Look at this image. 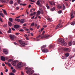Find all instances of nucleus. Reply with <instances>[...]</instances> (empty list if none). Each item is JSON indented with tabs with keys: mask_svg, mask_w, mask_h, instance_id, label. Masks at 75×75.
I'll use <instances>...</instances> for the list:
<instances>
[{
	"mask_svg": "<svg viewBox=\"0 0 75 75\" xmlns=\"http://www.w3.org/2000/svg\"><path fill=\"white\" fill-rule=\"evenodd\" d=\"M59 42L61 43V44L62 46H65L67 45V43L64 41V39L63 38H60L59 39Z\"/></svg>",
	"mask_w": 75,
	"mask_h": 75,
	"instance_id": "f257e3e1",
	"label": "nucleus"
},
{
	"mask_svg": "<svg viewBox=\"0 0 75 75\" xmlns=\"http://www.w3.org/2000/svg\"><path fill=\"white\" fill-rule=\"evenodd\" d=\"M18 42L19 43L23 46H25V43L24 42L21 40H19Z\"/></svg>",
	"mask_w": 75,
	"mask_h": 75,
	"instance_id": "f03ea898",
	"label": "nucleus"
},
{
	"mask_svg": "<svg viewBox=\"0 0 75 75\" xmlns=\"http://www.w3.org/2000/svg\"><path fill=\"white\" fill-rule=\"evenodd\" d=\"M63 50L64 52L69 53L71 51V50L68 48H64L63 49Z\"/></svg>",
	"mask_w": 75,
	"mask_h": 75,
	"instance_id": "7ed1b4c3",
	"label": "nucleus"
},
{
	"mask_svg": "<svg viewBox=\"0 0 75 75\" xmlns=\"http://www.w3.org/2000/svg\"><path fill=\"white\" fill-rule=\"evenodd\" d=\"M49 3L51 6H55V3L54 1H49Z\"/></svg>",
	"mask_w": 75,
	"mask_h": 75,
	"instance_id": "20e7f679",
	"label": "nucleus"
},
{
	"mask_svg": "<svg viewBox=\"0 0 75 75\" xmlns=\"http://www.w3.org/2000/svg\"><path fill=\"white\" fill-rule=\"evenodd\" d=\"M23 64L22 63H18L17 64V67L18 68H21L22 67H23Z\"/></svg>",
	"mask_w": 75,
	"mask_h": 75,
	"instance_id": "39448f33",
	"label": "nucleus"
},
{
	"mask_svg": "<svg viewBox=\"0 0 75 75\" xmlns=\"http://www.w3.org/2000/svg\"><path fill=\"white\" fill-rule=\"evenodd\" d=\"M42 52L43 53H47L48 52V50L47 49H43L42 50Z\"/></svg>",
	"mask_w": 75,
	"mask_h": 75,
	"instance_id": "423d86ee",
	"label": "nucleus"
},
{
	"mask_svg": "<svg viewBox=\"0 0 75 75\" xmlns=\"http://www.w3.org/2000/svg\"><path fill=\"white\" fill-rule=\"evenodd\" d=\"M12 65L15 66L16 65V62L15 61H12L11 62Z\"/></svg>",
	"mask_w": 75,
	"mask_h": 75,
	"instance_id": "0eeeda50",
	"label": "nucleus"
},
{
	"mask_svg": "<svg viewBox=\"0 0 75 75\" xmlns=\"http://www.w3.org/2000/svg\"><path fill=\"white\" fill-rule=\"evenodd\" d=\"M60 23H59L57 25V26L56 27V28H55V29H57L60 26V25L61 24V22H62V21L60 20L59 21Z\"/></svg>",
	"mask_w": 75,
	"mask_h": 75,
	"instance_id": "6e6552de",
	"label": "nucleus"
},
{
	"mask_svg": "<svg viewBox=\"0 0 75 75\" xmlns=\"http://www.w3.org/2000/svg\"><path fill=\"white\" fill-rule=\"evenodd\" d=\"M14 27L15 28L17 29L20 27V26L18 25H15Z\"/></svg>",
	"mask_w": 75,
	"mask_h": 75,
	"instance_id": "1a4fd4ad",
	"label": "nucleus"
},
{
	"mask_svg": "<svg viewBox=\"0 0 75 75\" xmlns=\"http://www.w3.org/2000/svg\"><path fill=\"white\" fill-rule=\"evenodd\" d=\"M73 14H73V12H72V11L71 13V17L70 18V20H72V18H74V16H73Z\"/></svg>",
	"mask_w": 75,
	"mask_h": 75,
	"instance_id": "9d476101",
	"label": "nucleus"
},
{
	"mask_svg": "<svg viewBox=\"0 0 75 75\" xmlns=\"http://www.w3.org/2000/svg\"><path fill=\"white\" fill-rule=\"evenodd\" d=\"M1 59L3 61H5V58L4 57L1 56Z\"/></svg>",
	"mask_w": 75,
	"mask_h": 75,
	"instance_id": "9b49d317",
	"label": "nucleus"
},
{
	"mask_svg": "<svg viewBox=\"0 0 75 75\" xmlns=\"http://www.w3.org/2000/svg\"><path fill=\"white\" fill-rule=\"evenodd\" d=\"M3 52H4L5 54H8V51L6 49L4 50H3Z\"/></svg>",
	"mask_w": 75,
	"mask_h": 75,
	"instance_id": "f8f14e48",
	"label": "nucleus"
},
{
	"mask_svg": "<svg viewBox=\"0 0 75 75\" xmlns=\"http://www.w3.org/2000/svg\"><path fill=\"white\" fill-rule=\"evenodd\" d=\"M41 11H38L37 12V14L36 15V16H38V15H39L41 14Z\"/></svg>",
	"mask_w": 75,
	"mask_h": 75,
	"instance_id": "ddd939ff",
	"label": "nucleus"
},
{
	"mask_svg": "<svg viewBox=\"0 0 75 75\" xmlns=\"http://www.w3.org/2000/svg\"><path fill=\"white\" fill-rule=\"evenodd\" d=\"M10 38H16V36L13 35H9Z\"/></svg>",
	"mask_w": 75,
	"mask_h": 75,
	"instance_id": "4468645a",
	"label": "nucleus"
},
{
	"mask_svg": "<svg viewBox=\"0 0 75 75\" xmlns=\"http://www.w3.org/2000/svg\"><path fill=\"white\" fill-rule=\"evenodd\" d=\"M50 35H48L47 34H46V35H44V37L45 38H46L47 37V38H48V37H50Z\"/></svg>",
	"mask_w": 75,
	"mask_h": 75,
	"instance_id": "2eb2a0df",
	"label": "nucleus"
},
{
	"mask_svg": "<svg viewBox=\"0 0 75 75\" xmlns=\"http://www.w3.org/2000/svg\"><path fill=\"white\" fill-rule=\"evenodd\" d=\"M72 41H70V42H69V43H68V45H69V46H71V45H72Z\"/></svg>",
	"mask_w": 75,
	"mask_h": 75,
	"instance_id": "dca6fc26",
	"label": "nucleus"
},
{
	"mask_svg": "<svg viewBox=\"0 0 75 75\" xmlns=\"http://www.w3.org/2000/svg\"><path fill=\"white\" fill-rule=\"evenodd\" d=\"M54 47V45L53 44L52 45H50V46H49V47L51 48H53Z\"/></svg>",
	"mask_w": 75,
	"mask_h": 75,
	"instance_id": "f3484780",
	"label": "nucleus"
},
{
	"mask_svg": "<svg viewBox=\"0 0 75 75\" xmlns=\"http://www.w3.org/2000/svg\"><path fill=\"white\" fill-rule=\"evenodd\" d=\"M40 4V3L39 1H37L36 2V4L38 5H39Z\"/></svg>",
	"mask_w": 75,
	"mask_h": 75,
	"instance_id": "a211bd4d",
	"label": "nucleus"
},
{
	"mask_svg": "<svg viewBox=\"0 0 75 75\" xmlns=\"http://www.w3.org/2000/svg\"><path fill=\"white\" fill-rule=\"evenodd\" d=\"M57 7L58 9H60L62 8V7L60 6V5H58L57 6Z\"/></svg>",
	"mask_w": 75,
	"mask_h": 75,
	"instance_id": "6ab92c4d",
	"label": "nucleus"
},
{
	"mask_svg": "<svg viewBox=\"0 0 75 75\" xmlns=\"http://www.w3.org/2000/svg\"><path fill=\"white\" fill-rule=\"evenodd\" d=\"M20 21L21 23H23L24 22V21L23 19L21 20Z\"/></svg>",
	"mask_w": 75,
	"mask_h": 75,
	"instance_id": "aec40b11",
	"label": "nucleus"
},
{
	"mask_svg": "<svg viewBox=\"0 0 75 75\" xmlns=\"http://www.w3.org/2000/svg\"><path fill=\"white\" fill-rule=\"evenodd\" d=\"M2 10L3 11L4 14H6V15H7L6 11L5 10H4V9H2Z\"/></svg>",
	"mask_w": 75,
	"mask_h": 75,
	"instance_id": "412c9836",
	"label": "nucleus"
},
{
	"mask_svg": "<svg viewBox=\"0 0 75 75\" xmlns=\"http://www.w3.org/2000/svg\"><path fill=\"white\" fill-rule=\"evenodd\" d=\"M40 10L41 11V13L42 14H43L44 13V11H43V10H42V9L41 8Z\"/></svg>",
	"mask_w": 75,
	"mask_h": 75,
	"instance_id": "4be33fe9",
	"label": "nucleus"
},
{
	"mask_svg": "<svg viewBox=\"0 0 75 75\" xmlns=\"http://www.w3.org/2000/svg\"><path fill=\"white\" fill-rule=\"evenodd\" d=\"M46 47V45H44L41 47V50H43V49L45 48Z\"/></svg>",
	"mask_w": 75,
	"mask_h": 75,
	"instance_id": "5701e85b",
	"label": "nucleus"
},
{
	"mask_svg": "<svg viewBox=\"0 0 75 75\" xmlns=\"http://www.w3.org/2000/svg\"><path fill=\"white\" fill-rule=\"evenodd\" d=\"M63 10H65L66 9V7H65V6L64 5V4H63Z\"/></svg>",
	"mask_w": 75,
	"mask_h": 75,
	"instance_id": "b1692460",
	"label": "nucleus"
},
{
	"mask_svg": "<svg viewBox=\"0 0 75 75\" xmlns=\"http://www.w3.org/2000/svg\"><path fill=\"white\" fill-rule=\"evenodd\" d=\"M7 65L9 67H11V63L9 62H7Z\"/></svg>",
	"mask_w": 75,
	"mask_h": 75,
	"instance_id": "393cba45",
	"label": "nucleus"
},
{
	"mask_svg": "<svg viewBox=\"0 0 75 75\" xmlns=\"http://www.w3.org/2000/svg\"><path fill=\"white\" fill-rule=\"evenodd\" d=\"M8 25H9V26H12V24L11 22H8Z\"/></svg>",
	"mask_w": 75,
	"mask_h": 75,
	"instance_id": "a878e982",
	"label": "nucleus"
},
{
	"mask_svg": "<svg viewBox=\"0 0 75 75\" xmlns=\"http://www.w3.org/2000/svg\"><path fill=\"white\" fill-rule=\"evenodd\" d=\"M46 7L47 8V9H49L50 8V6L48 5V4H47L46 5Z\"/></svg>",
	"mask_w": 75,
	"mask_h": 75,
	"instance_id": "bb28decb",
	"label": "nucleus"
},
{
	"mask_svg": "<svg viewBox=\"0 0 75 75\" xmlns=\"http://www.w3.org/2000/svg\"><path fill=\"white\" fill-rule=\"evenodd\" d=\"M15 20L16 21L18 22H19L20 21V19H16V18L15 19Z\"/></svg>",
	"mask_w": 75,
	"mask_h": 75,
	"instance_id": "cd10ccee",
	"label": "nucleus"
},
{
	"mask_svg": "<svg viewBox=\"0 0 75 75\" xmlns=\"http://www.w3.org/2000/svg\"><path fill=\"white\" fill-rule=\"evenodd\" d=\"M13 1H12V0H11L9 2V3L10 4H13Z\"/></svg>",
	"mask_w": 75,
	"mask_h": 75,
	"instance_id": "c85d7f7f",
	"label": "nucleus"
},
{
	"mask_svg": "<svg viewBox=\"0 0 75 75\" xmlns=\"http://www.w3.org/2000/svg\"><path fill=\"white\" fill-rule=\"evenodd\" d=\"M65 55L66 56V57H68V56H69V53H66L65 54Z\"/></svg>",
	"mask_w": 75,
	"mask_h": 75,
	"instance_id": "c756f323",
	"label": "nucleus"
},
{
	"mask_svg": "<svg viewBox=\"0 0 75 75\" xmlns=\"http://www.w3.org/2000/svg\"><path fill=\"white\" fill-rule=\"evenodd\" d=\"M67 57L66 56H63L62 57V59H66Z\"/></svg>",
	"mask_w": 75,
	"mask_h": 75,
	"instance_id": "7c9ffc66",
	"label": "nucleus"
},
{
	"mask_svg": "<svg viewBox=\"0 0 75 75\" xmlns=\"http://www.w3.org/2000/svg\"><path fill=\"white\" fill-rule=\"evenodd\" d=\"M55 8L54 7H53L51 9V10L52 11H54L55 10Z\"/></svg>",
	"mask_w": 75,
	"mask_h": 75,
	"instance_id": "2f4dec72",
	"label": "nucleus"
},
{
	"mask_svg": "<svg viewBox=\"0 0 75 75\" xmlns=\"http://www.w3.org/2000/svg\"><path fill=\"white\" fill-rule=\"evenodd\" d=\"M27 5V4H23L22 3L21 4H20V5L22 6L23 5V6H25Z\"/></svg>",
	"mask_w": 75,
	"mask_h": 75,
	"instance_id": "473e14b6",
	"label": "nucleus"
},
{
	"mask_svg": "<svg viewBox=\"0 0 75 75\" xmlns=\"http://www.w3.org/2000/svg\"><path fill=\"white\" fill-rule=\"evenodd\" d=\"M59 14H61L62 13V11L59 10L57 12Z\"/></svg>",
	"mask_w": 75,
	"mask_h": 75,
	"instance_id": "72a5a7b5",
	"label": "nucleus"
},
{
	"mask_svg": "<svg viewBox=\"0 0 75 75\" xmlns=\"http://www.w3.org/2000/svg\"><path fill=\"white\" fill-rule=\"evenodd\" d=\"M74 24H75V23H74V22H71V25H74Z\"/></svg>",
	"mask_w": 75,
	"mask_h": 75,
	"instance_id": "f704fd0d",
	"label": "nucleus"
},
{
	"mask_svg": "<svg viewBox=\"0 0 75 75\" xmlns=\"http://www.w3.org/2000/svg\"><path fill=\"white\" fill-rule=\"evenodd\" d=\"M9 21H10L11 22H13V20H12V19L11 18H9Z\"/></svg>",
	"mask_w": 75,
	"mask_h": 75,
	"instance_id": "c9c22d12",
	"label": "nucleus"
},
{
	"mask_svg": "<svg viewBox=\"0 0 75 75\" xmlns=\"http://www.w3.org/2000/svg\"><path fill=\"white\" fill-rule=\"evenodd\" d=\"M3 14H4L3 13H0V15L3 17H4V16Z\"/></svg>",
	"mask_w": 75,
	"mask_h": 75,
	"instance_id": "e433bc0d",
	"label": "nucleus"
},
{
	"mask_svg": "<svg viewBox=\"0 0 75 75\" xmlns=\"http://www.w3.org/2000/svg\"><path fill=\"white\" fill-rule=\"evenodd\" d=\"M3 27L6 28L7 27V25L6 24H5L3 25Z\"/></svg>",
	"mask_w": 75,
	"mask_h": 75,
	"instance_id": "4c0bfd02",
	"label": "nucleus"
},
{
	"mask_svg": "<svg viewBox=\"0 0 75 75\" xmlns=\"http://www.w3.org/2000/svg\"><path fill=\"white\" fill-rule=\"evenodd\" d=\"M6 2V1L5 0H2L1 2L2 3H5Z\"/></svg>",
	"mask_w": 75,
	"mask_h": 75,
	"instance_id": "58836bf2",
	"label": "nucleus"
},
{
	"mask_svg": "<svg viewBox=\"0 0 75 75\" xmlns=\"http://www.w3.org/2000/svg\"><path fill=\"white\" fill-rule=\"evenodd\" d=\"M47 19L49 21H51V19L50 18H47Z\"/></svg>",
	"mask_w": 75,
	"mask_h": 75,
	"instance_id": "ea45409f",
	"label": "nucleus"
},
{
	"mask_svg": "<svg viewBox=\"0 0 75 75\" xmlns=\"http://www.w3.org/2000/svg\"><path fill=\"white\" fill-rule=\"evenodd\" d=\"M39 6L40 7H42L43 6V5L42 4H40L39 5V6Z\"/></svg>",
	"mask_w": 75,
	"mask_h": 75,
	"instance_id": "a19ab883",
	"label": "nucleus"
},
{
	"mask_svg": "<svg viewBox=\"0 0 75 75\" xmlns=\"http://www.w3.org/2000/svg\"><path fill=\"white\" fill-rule=\"evenodd\" d=\"M12 72L13 73H15L16 72V70H15V69H14L12 71Z\"/></svg>",
	"mask_w": 75,
	"mask_h": 75,
	"instance_id": "79ce46f5",
	"label": "nucleus"
},
{
	"mask_svg": "<svg viewBox=\"0 0 75 75\" xmlns=\"http://www.w3.org/2000/svg\"><path fill=\"white\" fill-rule=\"evenodd\" d=\"M9 75H15V74H14L13 73H9Z\"/></svg>",
	"mask_w": 75,
	"mask_h": 75,
	"instance_id": "37998d69",
	"label": "nucleus"
},
{
	"mask_svg": "<svg viewBox=\"0 0 75 75\" xmlns=\"http://www.w3.org/2000/svg\"><path fill=\"white\" fill-rule=\"evenodd\" d=\"M18 4H20L21 2L20 0H18Z\"/></svg>",
	"mask_w": 75,
	"mask_h": 75,
	"instance_id": "c03bdc74",
	"label": "nucleus"
},
{
	"mask_svg": "<svg viewBox=\"0 0 75 75\" xmlns=\"http://www.w3.org/2000/svg\"><path fill=\"white\" fill-rule=\"evenodd\" d=\"M34 25V23H31V25H30V26H33Z\"/></svg>",
	"mask_w": 75,
	"mask_h": 75,
	"instance_id": "a18cd8bd",
	"label": "nucleus"
},
{
	"mask_svg": "<svg viewBox=\"0 0 75 75\" xmlns=\"http://www.w3.org/2000/svg\"><path fill=\"white\" fill-rule=\"evenodd\" d=\"M32 70V69L30 68H29V69H28V70H27V71H31Z\"/></svg>",
	"mask_w": 75,
	"mask_h": 75,
	"instance_id": "49530a36",
	"label": "nucleus"
},
{
	"mask_svg": "<svg viewBox=\"0 0 75 75\" xmlns=\"http://www.w3.org/2000/svg\"><path fill=\"white\" fill-rule=\"evenodd\" d=\"M30 71H28V70H27V71H26V73H27V74H28L29 73V72H30Z\"/></svg>",
	"mask_w": 75,
	"mask_h": 75,
	"instance_id": "de8ad7c7",
	"label": "nucleus"
},
{
	"mask_svg": "<svg viewBox=\"0 0 75 75\" xmlns=\"http://www.w3.org/2000/svg\"><path fill=\"white\" fill-rule=\"evenodd\" d=\"M34 72L35 71H34V70H32L31 71L30 73L33 74L34 73Z\"/></svg>",
	"mask_w": 75,
	"mask_h": 75,
	"instance_id": "09e8293b",
	"label": "nucleus"
},
{
	"mask_svg": "<svg viewBox=\"0 0 75 75\" xmlns=\"http://www.w3.org/2000/svg\"><path fill=\"white\" fill-rule=\"evenodd\" d=\"M14 45H18V44L17 43H16V42H14Z\"/></svg>",
	"mask_w": 75,
	"mask_h": 75,
	"instance_id": "8fccbe9b",
	"label": "nucleus"
},
{
	"mask_svg": "<svg viewBox=\"0 0 75 75\" xmlns=\"http://www.w3.org/2000/svg\"><path fill=\"white\" fill-rule=\"evenodd\" d=\"M44 28H42L40 30L41 31H42L44 30Z\"/></svg>",
	"mask_w": 75,
	"mask_h": 75,
	"instance_id": "3c124183",
	"label": "nucleus"
},
{
	"mask_svg": "<svg viewBox=\"0 0 75 75\" xmlns=\"http://www.w3.org/2000/svg\"><path fill=\"white\" fill-rule=\"evenodd\" d=\"M72 44L73 45H75V42H74V41L73 42Z\"/></svg>",
	"mask_w": 75,
	"mask_h": 75,
	"instance_id": "603ef678",
	"label": "nucleus"
},
{
	"mask_svg": "<svg viewBox=\"0 0 75 75\" xmlns=\"http://www.w3.org/2000/svg\"><path fill=\"white\" fill-rule=\"evenodd\" d=\"M25 30H26L28 31H30V30L28 29H25Z\"/></svg>",
	"mask_w": 75,
	"mask_h": 75,
	"instance_id": "864d4df0",
	"label": "nucleus"
},
{
	"mask_svg": "<svg viewBox=\"0 0 75 75\" xmlns=\"http://www.w3.org/2000/svg\"><path fill=\"white\" fill-rule=\"evenodd\" d=\"M20 31L21 32H23L24 31V30L23 29H21L20 30Z\"/></svg>",
	"mask_w": 75,
	"mask_h": 75,
	"instance_id": "5fc2aeb1",
	"label": "nucleus"
},
{
	"mask_svg": "<svg viewBox=\"0 0 75 75\" xmlns=\"http://www.w3.org/2000/svg\"><path fill=\"white\" fill-rule=\"evenodd\" d=\"M43 27L45 28H46L47 27V25H44L43 26Z\"/></svg>",
	"mask_w": 75,
	"mask_h": 75,
	"instance_id": "6e6d98bb",
	"label": "nucleus"
},
{
	"mask_svg": "<svg viewBox=\"0 0 75 75\" xmlns=\"http://www.w3.org/2000/svg\"><path fill=\"white\" fill-rule=\"evenodd\" d=\"M40 25H38V26L37 27V29H38L39 28H40Z\"/></svg>",
	"mask_w": 75,
	"mask_h": 75,
	"instance_id": "4d7b16f0",
	"label": "nucleus"
},
{
	"mask_svg": "<svg viewBox=\"0 0 75 75\" xmlns=\"http://www.w3.org/2000/svg\"><path fill=\"white\" fill-rule=\"evenodd\" d=\"M10 39H11V40H14V38H10Z\"/></svg>",
	"mask_w": 75,
	"mask_h": 75,
	"instance_id": "13d9d810",
	"label": "nucleus"
},
{
	"mask_svg": "<svg viewBox=\"0 0 75 75\" xmlns=\"http://www.w3.org/2000/svg\"><path fill=\"white\" fill-rule=\"evenodd\" d=\"M35 18V16H33L31 18V19H34V18Z\"/></svg>",
	"mask_w": 75,
	"mask_h": 75,
	"instance_id": "bf43d9fd",
	"label": "nucleus"
},
{
	"mask_svg": "<svg viewBox=\"0 0 75 75\" xmlns=\"http://www.w3.org/2000/svg\"><path fill=\"white\" fill-rule=\"evenodd\" d=\"M12 61V59H10L8 60V62H11Z\"/></svg>",
	"mask_w": 75,
	"mask_h": 75,
	"instance_id": "052dcab7",
	"label": "nucleus"
},
{
	"mask_svg": "<svg viewBox=\"0 0 75 75\" xmlns=\"http://www.w3.org/2000/svg\"><path fill=\"white\" fill-rule=\"evenodd\" d=\"M34 15V14L33 13H31L30 14V16H33Z\"/></svg>",
	"mask_w": 75,
	"mask_h": 75,
	"instance_id": "680f3d73",
	"label": "nucleus"
},
{
	"mask_svg": "<svg viewBox=\"0 0 75 75\" xmlns=\"http://www.w3.org/2000/svg\"><path fill=\"white\" fill-rule=\"evenodd\" d=\"M12 30L13 31L15 30V29L13 28H12Z\"/></svg>",
	"mask_w": 75,
	"mask_h": 75,
	"instance_id": "e2e57ef3",
	"label": "nucleus"
},
{
	"mask_svg": "<svg viewBox=\"0 0 75 75\" xmlns=\"http://www.w3.org/2000/svg\"><path fill=\"white\" fill-rule=\"evenodd\" d=\"M31 7V5H29V6L28 7V8H30Z\"/></svg>",
	"mask_w": 75,
	"mask_h": 75,
	"instance_id": "0e129e2a",
	"label": "nucleus"
},
{
	"mask_svg": "<svg viewBox=\"0 0 75 75\" xmlns=\"http://www.w3.org/2000/svg\"><path fill=\"white\" fill-rule=\"evenodd\" d=\"M73 51L74 52H75V49H73Z\"/></svg>",
	"mask_w": 75,
	"mask_h": 75,
	"instance_id": "69168bd1",
	"label": "nucleus"
},
{
	"mask_svg": "<svg viewBox=\"0 0 75 75\" xmlns=\"http://www.w3.org/2000/svg\"><path fill=\"white\" fill-rule=\"evenodd\" d=\"M26 25V23L24 24L23 25V26H25Z\"/></svg>",
	"mask_w": 75,
	"mask_h": 75,
	"instance_id": "338daca9",
	"label": "nucleus"
},
{
	"mask_svg": "<svg viewBox=\"0 0 75 75\" xmlns=\"http://www.w3.org/2000/svg\"><path fill=\"white\" fill-rule=\"evenodd\" d=\"M73 14H74V15H75V11L74 12H73Z\"/></svg>",
	"mask_w": 75,
	"mask_h": 75,
	"instance_id": "774afa93",
	"label": "nucleus"
}]
</instances>
